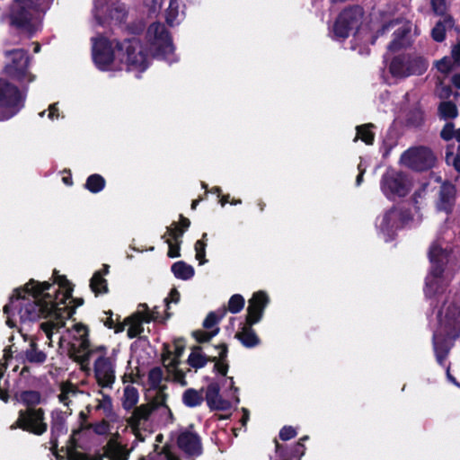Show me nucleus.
I'll return each mask as SVG.
<instances>
[{
	"instance_id": "cd10ccee",
	"label": "nucleus",
	"mask_w": 460,
	"mask_h": 460,
	"mask_svg": "<svg viewBox=\"0 0 460 460\" xmlns=\"http://www.w3.org/2000/svg\"><path fill=\"white\" fill-rule=\"evenodd\" d=\"M252 324H249L246 322L241 331H239L235 337L242 342V344L246 348H252L257 346L260 343V339L257 336L255 331L252 328Z\"/></svg>"
},
{
	"instance_id": "9d476101",
	"label": "nucleus",
	"mask_w": 460,
	"mask_h": 460,
	"mask_svg": "<svg viewBox=\"0 0 460 460\" xmlns=\"http://www.w3.org/2000/svg\"><path fill=\"white\" fill-rule=\"evenodd\" d=\"M215 349L217 355L208 356L202 352L200 347L194 348L189 356V364L192 367L200 368L203 367L208 361H212L215 363V371L225 376L228 371V365L225 360L227 355V347L226 344H220L215 347Z\"/></svg>"
},
{
	"instance_id": "b1692460",
	"label": "nucleus",
	"mask_w": 460,
	"mask_h": 460,
	"mask_svg": "<svg viewBox=\"0 0 460 460\" xmlns=\"http://www.w3.org/2000/svg\"><path fill=\"white\" fill-rule=\"evenodd\" d=\"M451 252V249L448 245L439 240L432 243L429 252V261L431 262V268H436L440 265L444 269V265L447 261L448 256Z\"/></svg>"
},
{
	"instance_id": "473e14b6",
	"label": "nucleus",
	"mask_w": 460,
	"mask_h": 460,
	"mask_svg": "<svg viewBox=\"0 0 460 460\" xmlns=\"http://www.w3.org/2000/svg\"><path fill=\"white\" fill-rule=\"evenodd\" d=\"M78 394L79 391L74 385L68 383L62 384L58 395L59 402L68 407Z\"/></svg>"
},
{
	"instance_id": "680f3d73",
	"label": "nucleus",
	"mask_w": 460,
	"mask_h": 460,
	"mask_svg": "<svg viewBox=\"0 0 460 460\" xmlns=\"http://www.w3.org/2000/svg\"><path fill=\"white\" fill-rule=\"evenodd\" d=\"M294 451H295V453H296V454H298V455H300V456L304 455V453H305V448H304V445H303V443H302V442H298V443L296 445V447H295V448H294Z\"/></svg>"
},
{
	"instance_id": "a878e982",
	"label": "nucleus",
	"mask_w": 460,
	"mask_h": 460,
	"mask_svg": "<svg viewBox=\"0 0 460 460\" xmlns=\"http://www.w3.org/2000/svg\"><path fill=\"white\" fill-rule=\"evenodd\" d=\"M394 25H398V28L394 31V40L389 45V49L391 50H397L407 43V41H405L403 39L410 32L411 28V24H410L409 22H405L398 23L397 22H393L385 25L383 28V31L388 30L390 27H394Z\"/></svg>"
},
{
	"instance_id": "0eeeda50",
	"label": "nucleus",
	"mask_w": 460,
	"mask_h": 460,
	"mask_svg": "<svg viewBox=\"0 0 460 460\" xmlns=\"http://www.w3.org/2000/svg\"><path fill=\"white\" fill-rule=\"evenodd\" d=\"M106 347L96 346L90 355L94 358V376L102 387H111L115 381V360L106 357Z\"/></svg>"
},
{
	"instance_id": "864d4df0",
	"label": "nucleus",
	"mask_w": 460,
	"mask_h": 460,
	"mask_svg": "<svg viewBox=\"0 0 460 460\" xmlns=\"http://www.w3.org/2000/svg\"><path fill=\"white\" fill-rule=\"evenodd\" d=\"M145 323H150L152 321H156L160 317V313L157 310V307H154V309L149 310L146 305V311L143 314Z\"/></svg>"
},
{
	"instance_id": "c85d7f7f",
	"label": "nucleus",
	"mask_w": 460,
	"mask_h": 460,
	"mask_svg": "<svg viewBox=\"0 0 460 460\" xmlns=\"http://www.w3.org/2000/svg\"><path fill=\"white\" fill-rule=\"evenodd\" d=\"M108 272L109 266L104 264L102 270L96 271L92 277L90 287L93 292H94L96 295L107 292V281L103 276L108 274Z\"/></svg>"
},
{
	"instance_id": "49530a36",
	"label": "nucleus",
	"mask_w": 460,
	"mask_h": 460,
	"mask_svg": "<svg viewBox=\"0 0 460 460\" xmlns=\"http://www.w3.org/2000/svg\"><path fill=\"white\" fill-rule=\"evenodd\" d=\"M431 8L437 15H445L447 12V0H431Z\"/></svg>"
},
{
	"instance_id": "e433bc0d",
	"label": "nucleus",
	"mask_w": 460,
	"mask_h": 460,
	"mask_svg": "<svg viewBox=\"0 0 460 460\" xmlns=\"http://www.w3.org/2000/svg\"><path fill=\"white\" fill-rule=\"evenodd\" d=\"M16 399L17 401L28 406V408H32V406L40 403V395L38 392L35 391H24L16 394Z\"/></svg>"
},
{
	"instance_id": "39448f33",
	"label": "nucleus",
	"mask_w": 460,
	"mask_h": 460,
	"mask_svg": "<svg viewBox=\"0 0 460 460\" xmlns=\"http://www.w3.org/2000/svg\"><path fill=\"white\" fill-rule=\"evenodd\" d=\"M4 66L3 73L21 84L31 83L34 75L29 71V56L22 49H6L3 52Z\"/></svg>"
},
{
	"instance_id": "a211bd4d",
	"label": "nucleus",
	"mask_w": 460,
	"mask_h": 460,
	"mask_svg": "<svg viewBox=\"0 0 460 460\" xmlns=\"http://www.w3.org/2000/svg\"><path fill=\"white\" fill-rule=\"evenodd\" d=\"M67 455L69 460H128L129 451L117 440L111 439L103 447V452L94 458L70 450Z\"/></svg>"
},
{
	"instance_id": "5fc2aeb1",
	"label": "nucleus",
	"mask_w": 460,
	"mask_h": 460,
	"mask_svg": "<svg viewBox=\"0 0 460 460\" xmlns=\"http://www.w3.org/2000/svg\"><path fill=\"white\" fill-rule=\"evenodd\" d=\"M106 0H95L93 13L97 20L101 22L102 14L104 13V4Z\"/></svg>"
},
{
	"instance_id": "9b49d317",
	"label": "nucleus",
	"mask_w": 460,
	"mask_h": 460,
	"mask_svg": "<svg viewBox=\"0 0 460 460\" xmlns=\"http://www.w3.org/2000/svg\"><path fill=\"white\" fill-rule=\"evenodd\" d=\"M363 15L364 12L358 6L343 10L333 26L335 38L343 40L349 37L350 32L357 31L362 23Z\"/></svg>"
},
{
	"instance_id": "e2e57ef3",
	"label": "nucleus",
	"mask_w": 460,
	"mask_h": 460,
	"mask_svg": "<svg viewBox=\"0 0 460 460\" xmlns=\"http://www.w3.org/2000/svg\"><path fill=\"white\" fill-rule=\"evenodd\" d=\"M452 83L456 88L460 89V74H456L453 75Z\"/></svg>"
},
{
	"instance_id": "393cba45",
	"label": "nucleus",
	"mask_w": 460,
	"mask_h": 460,
	"mask_svg": "<svg viewBox=\"0 0 460 460\" xmlns=\"http://www.w3.org/2000/svg\"><path fill=\"white\" fill-rule=\"evenodd\" d=\"M456 187L450 183H444L439 191V198L437 203L438 210L447 214L452 211L456 199Z\"/></svg>"
},
{
	"instance_id": "79ce46f5",
	"label": "nucleus",
	"mask_w": 460,
	"mask_h": 460,
	"mask_svg": "<svg viewBox=\"0 0 460 460\" xmlns=\"http://www.w3.org/2000/svg\"><path fill=\"white\" fill-rule=\"evenodd\" d=\"M440 116L447 119H454L457 116V108L455 103L451 102H444L438 108Z\"/></svg>"
},
{
	"instance_id": "4be33fe9",
	"label": "nucleus",
	"mask_w": 460,
	"mask_h": 460,
	"mask_svg": "<svg viewBox=\"0 0 460 460\" xmlns=\"http://www.w3.org/2000/svg\"><path fill=\"white\" fill-rule=\"evenodd\" d=\"M179 447L188 456H198L201 454L202 447L199 436L189 430L182 431L178 437Z\"/></svg>"
},
{
	"instance_id": "3c124183",
	"label": "nucleus",
	"mask_w": 460,
	"mask_h": 460,
	"mask_svg": "<svg viewBox=\"0 0 460 460\" xmlns=\"http://www.w3.org/2000/svg\"><path fill=\"white\" fill-rule=\"evenodd\" d=\"M456 129L452 123H447L441 130V137L445 140H450L455 137Z\"/></svg>"
},
{
	"instance_id": "37998d69",
	"label": "nucleus",
	"mask_w": 460,
	"mask_h": 460,
	"mask_svg": "<svg viewBox=\"0 0 460 460\" xmlns=\"http://www.w3.org/2000/svg\"><path fill=\"white\" fill-rule=\"evenodd\" d=\"M244 306V298L241 295H234L228 302V310L232 314L239 313Z\"/></svg>"
},
{
	"instance_id": "bf43d9fd",
	"label": "nucleus",
	"mask_w": 460,
	"mask_h": 460,
	"mask_svg": "<svg viewBox=\"0 0 460 460\" xmlns=\"http://www.w3.org/2000/svg\"><path fill=\"white\" fill-rule=\"evenodd\" d=\"M452 58L460 66V42L453 48Z\"/></svg>"
},
{
	"instance_id": "72a5a7b5",
	"label": "nucleus",
	"mask_w": 460,
	"mask_h": 460,
	"mask_svg": "<svg viewBox=\"0 0 460 460\" xmlns=\"http://www.w3.org/2000/svg\"><path fill=\"white\" fill-rule=\"evenodd\" d=\"M172 271L177 279L187 280L194 276V269L184 261H177L172 264Z\"/></svg>"
},
{
	"instance_id": "ddd939ff",
	"label": "nucleus",
	"mask_w": 460,
	"mask_h": 460,
	"mask_svg": "<svg viewBox=\"0 0 460 460\" xmlns=\"http://www.w3.org/2000/svg\"><path fill=\"white\" fill-rule=\"evenodd\" d=\"M22 429L36 435H41L47 430L44 421V412L41 409L28 408L20 411L17 420L11 425V429Z\"/></svg>"
},
{
	"instance_id": "09e8293b",
	"label": "nucleus",
	"mask_w": 460,
	"mask_h": 460,
	"mask_svg": "<svg viewBox=\"0 0 460 460\" xmlns=\"http://www.w3.org/2000/svg\"><path fill=\"white\" fill-rule=\"evenodd\" d=\"M170 377L181 385H186L185 374L183 371L179 369L176 366H173L170 370Z\"/></svg>"
},
{
	"instance_id": "c03bdc74",
	"label": "nucleus",
	"mask_w": 460,
	"mask_h": 460,
	"mask_svg": "<svg viewBox=\"0 0 460 460\" xmlns=\"http://www.w3.org/2000/svg\"><path fill=\"white\" fill-rule=\"evenodd\" d=\"M439 335L440 334H438V333H435L434 334V337H433V339H434V349H435V353H436L438 361L440 364H442L444 359L447 357V349H445L442 345L439 344V342H438Z\"/></svg>"
},
{
	"instance_id": "4d7b16f0",
	"label": "nucleus",
	"mask_w": 460,
	"mask_h": 460,
	"mask_svg": "<svg viewBox=\"0 0 460 460\" xmlns=\"http://www.w3.org/2000/svg\"><path fill=\"white\" fill-rule=\"evenodd\" d=\"M48 117L49 119L54 120L59 118V112L57 103L51 104L49 108Z\"/></svg>"
},
{
	"instance_id": "ea45409f",
	"label": "nucleus",
	"mask_w": 460,
	"mask_h": 460,
	"mask_svg": "<svg viewBox=\"0 0 460 460\" xmlns=\"http://www.w3.org/2000/svg\"><path fill=\"white\" fill-rule=\"evenodd\" d=\"M371 128H373L372 124L357 127V135L354 141H357L359 138L367 145H372L374 141V133L371 131Z\"/></svg>"
},
{
	"instance_id": "c756f323",
	"label": "nucleus",
	"mask_w": 460,
	"mask_h": 460,
	"mask_svg": "<svg viewBox=\"0 0 460 460\" xmlns=\"http://www.w3.org/2000/svg\"><path fill=\"white\" fill-rule=\"evenodd\" d=\"M138 399L139 394L137 389L131 385H126L121 399L123 408L127 411L136 408Z\"/></svg>"
},
{
	"instance_id": "bb28decb",
	"label": "nucleus",
	"mask_w": 460,
	"mask_h": 460,
	"mask_svg": "<svg viewBox=\"0 0 460 460\" xmlns=\"http://www.w3.org/2000/svg\"><path fill=\"white\" fill-rule=\"evenodd\" d=\"M400 216L401 214L397 209H391L379 219L378 227L382 233L387 235L385 241H388L394 229L399 226Z\"/></svg>"
},
{
	"instance_id": "f3484780",
	"label": "nucleus",
	"mask_w": 460,
	"mask_h": 460,
	"mask_svg": "<svg viewBox=\"0 0 460 460\" xmlns=\"http://www.w3.org/2000/svg\"><path fill=\"white\" fill-rule=\"evenodd\" d=\"M401 163L413 170L423 171L433 166L435 156L429 148H411L402 155Z\"/></svg>"
},
{
	"instance_id": "dca6fc26",
	"label": "nucleus",
	"mask_w": 460,
	"mask_h": 460,
	"mask_svg": "<svg viewBox=\"0 0 460 460\" xmlns=\"http://www.w3.org/2000/svg\"><path fill=\"white\" fill-rule=\"evenodd\" d=\"M381 188L389 199L405 196L410 185L405 176L397 171L388 170L382 178Z\"/></svg>"
},
{
	"instance_id": "1a4fd4ad",
	"label": "nucleus",
	"mask_w": 460,
	"mask_h": 460,
	"mask_svg": "<svg viewBox=\"0 0 460 460\" xmlns=\"http://www.w3.org/2000/svg\"><path fill=\"white\" fill-rule=\"evenodd\" d=\"M228 382L230 390L226 394V397L219 394V385L217 383H211L208 385L205 399L208 407L212 410L226 411L239 402L237 395L238 389L234 385L233 377L226 379Z\"/></svg>"
},
{
	"instance_id": "052dcab7",
	"label": "nucleus",
	"mask_w": 460,
	"mask_h": 460,
	"mask_svg": "<svg viewBox=\"0 0 460 460\" xmlns=\"http://www.w3.org/2000/svg\"><path fill=\"white\" fill-rule=\"evenodd\" d=\"M358 171H359V173H358V175L357 177V180H356V184L357 185H359L361 183L362 178H363V174H364V172L366 171V169L363 167L361 163L358 164Z\"/></svg>"
},
{
	"instance_id": "2eb2a0df",
	"label": "nucleus",
	"mask_w": 460,
	"mask_h": 460,
	"mask_svg": "<svg viewBox=\"0 0 460 460\" xmlns=\"http://www.w3.org/2000/svg\"><path fill=\"white\" fill-rule=\"evenodd\" d=\"M156 400V403L149 402L141 404L140 406L134 408L131 416L128 417L127 421L128 426L131 428L135 434H137L141 429H146V423L149 420L151 413L154 411L155 407L160 404L164 406V410L167 411L169 417L172 418V414L170 409L166 405H164V395H161V398H157Z\"/></svg>"
},
{
	"instance_id": "c9c22d12",
	"label": "nucleus",
	"mask_w": 460,
	"mask_h": 460,
	"mask_svg": "<svg viewBox=\"0 0 460 460\" xmlns=\"http://www.w3.org/2000/svg\"><path fill=\"white\" fill-rule=\"evenodd\" d=\"M190 220L183 217H181V222L179 226L176 223L172 224L171 226L167 227L166 234L168 236H172V239L177 241L184 233V231L190 226Z\"/></svg>"
},
{
	"instance_id": "7c9ffc66",
	"label": "nucleus",
	"mask_w": 460,
	"mask_h": 460,
	"mask_svg": "<svg viewBox=\"0 0 460 460\" xmlns=\"http://www.w3.org/2000/svg\"><path fill=\"white\" fill-rule=\"evenodd\" d=\"M204 401L202 390L189 388L182 394V402L185 406L194 408L199 406Z\"/></svg>"
},
{
	"instance_id": "20e7f679",
	"label": "nucleus",
	"mask_w": 460,
	"mask_h": 460,
	"mask_svg": "<svg viewBox=\"0 0 460 460\" xmlns=\"http://www.w3.org/2000/svg\"><path fill=\"white\" fill-rule=\"evenodd\" d=\"M40 0H13L6 13L11 26L31 36L38 30V23L33 16Z\"/></svg>"
},
{
	"instance_id": "58836bf2",
	"label": "nucleus",
	"mask_w": 460,
	"mask_h": 460,
	"mask_svg": "<svg viewBox=\"0 0 460 460\" xmlns=\"http://www.w3.org/2000/svg\"><path fill=\"white\" fill-rule=\"evenodd\" d=\"M101 397L96 399L95 410L102 411L105 416L111 417L112 411V402L109 395L100 393Z\"/></svg>"
},
{
	"instance_id": "69168bd1",
	"label": "nucleus",
	"mask_w": 460,
	"mask_h": 460,
	"mask_svg": "<svg viewBox=\"0 0 460 460\" xmlns=\"http://www.w3.org/2000/svg\"><path fill=\"white\" fill-rule=\"evenodd\" d=\"M243 417L242 419V422L244 425L246 423V421L248 420L249 415H248V411L246 409H243Z\"/></svg>"
},
{
	"instance_id": "f704fd0d",
	"label": "nucleus",
	"mask_w": 460,
	"mask_h": 460,
	"mask_svg": "<svg viewBox=\"0 0 460 460\" xmlns=\"http://www.w3.org/2000/svg\"><path fill=\"white\" fill-rule=\"evenodd\" d=\"M452 25H453V19L451 17H447L444 21H440V22H437L431 31V36H432L433 40L438 42L443 41L446 37L447 26H452Z\"/></svg>"
},
{
	"instance_id": "f257e3e1",
	"label": "nucleus",
	"mask_w": 460,
	"mask_h": 460,
	"mask_svg": "<svg viewBox=\"0 0 460 460\" xmlns=\"http://www.w3.org/2000/svg\"><path fill=\"white\" fill-rule=\"evenodd\" d=\"M72 286L65 276L56 275L52 284L31 279L22 288L16 290L10 303L4 306L6 323L14 327L18 323L27 324L40 317L46 319L40 329L52 346L53 335L59 333L74 313Z\"/></svg>"
},
{
	"instance_id": "4c0bfd02",
	"label": "nucleus",
	"mask_w": 460,
	"mask_h": 460,
	"mask_svg": "<svg viewBox=\"0 0 460 460\" xmlns=\"http://www.w3.org/2000/svg\"><path fill=\"white\" fill-rule=\"evenodd\" d=\"M25 356L28 361L31 363H43L46 360V354L39 350L34 340L31 341L30 347L26 349Z\"/></svg>"
},
{
	"instance_id": "338daca9",
	"label": "nucleus",
	"mask_w": 460,
	"mask_h": 460,
	"mask_svg": "<svg viewBox=\"0 0 460 460\" xmlns=\"http://www.w3.org/2000/svg\"><path fill=\"white\" fill-rule=\"evenodd\" d=\"M230 202L229 201V195H226V196H223L220 199V203L222 206H225L226 203Z\"/></svg>"
},
{
	"instance_id": "aec40b11",
	"label": "nucleus",
	"mask_w": 460,
	"mask_h": 460,
	"mask_svg": "<svg viewBox=\"0 0 460 460\" xmlns=\"http://www.w3.org/2000/svg\"><path fill=\"white\" fill-rule=\"evenodd\" d=\"M226 313V308L219 309L217 312L208 314L204 321V327L206 331H197L194 332V337L199 342H206L212 339L218 333L219 329L216 326L217 323L225 316Z\"/></svg>"
},
{
	"instance_id": "13d9d810",
	"label": "nucleus",
	"mask_w": 460,
	"mask_h": 460,
	"mask_svg": "<svg viewBox=\"0 0 460 460\" xmlns=\"http://www.w3.org/2000/svg\"><path fill=\"white\" fill-rule=\"evenodd\" d=\"M180 300V293L175 288L172 289L169 296L165 298V302L168 304L170 302L177 303Z\"/></svg>"
},
{
	"instance_id": "423d86ee",
	"label": "nucleus",
	"mask_w": 460,
	"mask_h": 460,
	"mask_svg": "<svg viewBox=\"0 0 460 460\" xmlns=\"http://www.w3.org/2000/svg\"><path fill=\"white\" fill-rule=\"evenodd\" d=\"M146 39L149 49L155 57L165 59L169 63L177 61L172 39L163 24H151L147 30Z\"/></svg>"
},
{
	"instance_id": "7ed1b4c3",
	"label": "nucleus",
	"mask_w": 460,
	"mask_h": 460,
	"mask_svg": "<svg viewBox=\"0 0 460 460\" xmlns=\"http://www.w3.org/2000/svg\"><path fill=\"white\" fill-rule=\"evenodd\" d=\"M86 327L75 323L72 328L62 332L58 337V347L61 353L66 354L84 368L88 366L90 355L94 347H91L87 339Z\"/></svg>"
},
{
	"instance_id": "de8ad7c7",
	"label": "nucleus",
	"mask_w": 460,
	"mask_h": 460,
	"mask_svg": "<svg viewBox=\"0 0 460 460\" xmlns=\"http://www.w3.org/2000/svg\"><path fill=\"white\" fill-rule=\"evenodd\" d=\"M169 246L168 250V256L171 258H176L180 256V243L179 239L175 241L172 238V236H169L166 241Z\"/></svg>"
},
{
	"instance_id": "0e129e2a",
	"label": "nucleus",
	"mask_w": 460,
	"mask_h": 460,
	"mask_svg": "<svg viewBox=\"0 0 460 460\" xmlns=\"http://www.w3.org/2000/svg\"><path fill=\"white\" fill-rule=\"evenodd\" d=\"M276 452L280 457L286 458L283 448L278 442H276Z\"/></svg>"
},
{
	"instance_id": "f03ea898",
	"label": "nucleus",
	"mask_w": 460,
	"mask_h": 460,
	"mask_svg": "<svg viewBox=\"0 0 460 460\" xmlns=\"http://www.w3.org/2000/svg\"><path fill=\"white\" fill-rule=\"evenodd\" d=\"M93 58L101 70H119L123 65L129 71L143 72L148 66V59L142 45L137 40L121 44L104 37L93 40Z\"/></svg>"
},
{
	"instance_id": "4468645a",
	"label": "nucleus",
	"mask_w": 460,
	"mask_h": 460,
	"mask_svg": "<svg viewBox=\"0 0 460 460\" xmlns=\"http://www.w3.org/2000/svg\"><path fill=\"white\" fill-rule=\"evenodd\" d=\"M22 106V97L14 85L6 80L0 78V109H4L6 114L0 119H7L16 114Z\"/></svg>"
},
{
	"instance_id": "603ef678",
	"label": "nucleus",
	"mask_w": 460,
	"mask_h": 460,
	"mask_svg": "<svg viewBox=\"0 0 460 460\" xmlns=\"http://www.w3.org/2000/svg\"><path fill=\"white\" fill-rule=\"evenodd\" d=\"M296 436V429L291 426H285L279 432V438L282 440H288Z\"/></svg>"
},
{
	"instance_id": "6e6d98bb",
	"label": "nucleus",
	"mask_w": 460,
	"mask_h": 460,
	"mask_svg": "<svg viewBox=\"0 0 460 460\" xmlns=\"http://www.w3.org/2000/svg\"><path fill=\"white\" fill-rule=\"evenodd\" d=\"M446 159L447 164H452L456 171L460 172V155H454L452 153H447Z\"/></svg>"
},
{
	"instance_id": "412c9836",
	"label": "nucleus",
	"mask_w": 460,
	"mask_h": 460,
	"mask_svg": "<svg viewBox=\"0 0 460 460\" xmlns=\"http://www.w3.org/2000/svg\"><path fill=\"white\" fill-rule=\"evenodd\" d=\"M268 301V296L264 292L259 291L253 294L252 297L249 300L247 308L246 322L249 324H254L261 320Z\"/></svg>"
},
{
	"instance_id": "f8f14e48",
	"label": "nucleus",
	"mask_w": 460,
	"mask_h": 460,
	"mask_svg": "<svg viewBox=\"0 0 460 460\" xmlns=\"http://www.w3.org/2000/svg\"><path fill=\"white\" fill-rule=\"evenodd\" d=\"M440 328L445 334L453 338L460 333V305L455 301H444L438 314Z\"/></svg>"
},
{
	"instance_id": "a18cd8bd",
	"label": "nucleus",
	"mask_w": 460,
	"mask_h": 460,
	"mask_svg": "<svg viewBox=\"0 0 460 460\" xmlns=\"http://www.w3.org/2000/svg\"><path fill=\"white\" fill-rule=\"evenodd\" d=\"M435 65L437 69L444 75H447L453 67L452 60L448 57H444L443 58L438 60Z\"/></svg>"
},
{
	"instance_id": "a19ab883",
	"label": "nucleus",
	"mask_w": 460,
	"mask_h": 460,
	"mask_svg": "<svg viewBox=\"0 0 460 460\" xmlns=\"http://www.w3.org/2000/svg\"><path fill=\"white\" fill-rule=\"evenodd\" d=\"M105 186L104 179L99 174H93L88 177L85 187L91 192L96 193L101 191Z\"/></svg>"
},
{
	"instance_id": "5701e85b",
	"label": "nucleus",
	"mask_w": 460,
	"mask_h": 460,
	"mask_svg": "<svg viewBox=\"0 0 460 460\" xmlns=\"http://www.w3.org/2000/svg\"><path fill=\"white\" fill-rule=\"evenodd\" d=\"M146 311V304H140L136 313L125 319L124 324L128 326L127 333L130 339L139 336L144 332L143 323L145 321L143 314Z\"/></svg>"
},
{
	"instance_id": "8fccbe9b",
	"label": "nucleus",
	"mask_w": 460,
	"mask_h": 460,
	"mask_svg": "<svg viewBox=\"0 0 460 460\" xmlns=\"http://www.w3.org/2000/svg\"><path fill=\"white\" fill-rule=\"evenodd\" d=\"M206 243L203 240H199L195 243L196 259L199 261V264H204Z\"/></svg>"
},
{
	"instance_id": "6e6552de",
	"label": "nucleus",
	"mask_w": 460,
	"mask_h": 460,
	"mask_svg": "<svg viewBox=\"0 0 460 460\" xmlns=\"http://www.w3.org/2000/svg\"><path fill=\"white\" fill-rule=\"evenodd\" d=\"M428 61L420 56H398L390 63V73L398 78L422 75L428 69Z\"/></svg>"
},
{
	"instance_id": "6ab92c4d",
	"label": "nucleus",
	"mask_w": 460,
	"mask_h": 460,
	"mask_svg": "<svg viewBox=\"0 0 460 460\" xmlns=\"http://www.w3.org/2000/svg\"><path fill=\"white\" fill-rule=\"evenodd\" d=\"M444 269L438 265L436 268H431L430 271L426 277L425 282V296L428 298L436 297L438 300L444 301V290L448 284L443 275Z\"/></svg>"
},
{
	"instance_id": "774afa93",
	"label": "nucleus",
	"mask_w": 460,
	"mask_h": 460,
	"mask_svg": "<svg viewBox=\"0 0 460 460\" xmlns=\"http://www.w3.org/2000/svg\"><path fill=\"white\" fill-rule=\"evenodd\" d=\"M458 142H460V128L456 129L455 137Z\"/></svg>"
},
{
	"instance_id": "2f4dec72",
	"label": "nucleus",
	"mask_w": 460,
	"mask_h": 460,
	"mask_svg": "<svg viewBox=\"0 0 460 460\" xmlns=\"http://www.w3.org/2000/svg\"><path fill=\"white\" fill-rule=\"evenodd\" d=\"M180 0H170L169 6L166 10V22L169 25L173 26L178 24L182 19L183 13L180 10Z\"/></svg>"
}]
</instances>
